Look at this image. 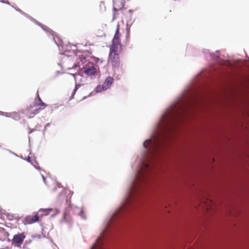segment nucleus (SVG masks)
<instances>
[{"mask_svg":"<svg viewBox=\"0 0 249 249\" xmlns=\"http://www.w3.org/2000/svg\"><path fill=\"white\" fill-rule=\"evenodd\" d=\"M84 72L88 76L94 75L96 71V68L94 67V65L92 63L88 62L84 67Z\"/></svg>","mask_w":249,"mask_h":249,"instance_id":"nucleus-3","label":"nucleus"},{"mask_svg":"<svg viewBox=\"0 0 249 249\" xmlns=\"http://www.w3.org/2000/svg\"><path fill=\"white\" fill-rule=\"evenodd\" d=\"M152 143V142L150 140H147L143 142V146L145 148H148V146Z\"/></svg>","mask_w":249,"mask_h":249,"instance_id":"nucleus-10","label":"nucleus"},{"mask_svg":"<svg viewBox=\"0 0 249 249\" xmlns=\"http://www.w3.org/2000/svg\"><path fill=\"white\" fill-rule=\"evenodd\" d=\"M66 216H67V214H66V213H65L64 214V218L66 219Z\"/></svg>","mask_w":249,"mask_h":249,"instance_id":"nucleus-15","label":"nucleus"},{"mask_svg":"<svg viewBox=\"0 0 249 249\" xmlns=\"http://www.w3.org/2000/svg\"><path fill=\"white\" fill-rule=\"evenodd\" d=\"M42 177V178H43L44 181H45V178L43 176Z\"/></svg>","mask_w":249,"mask_h":249,"instance_id":"nucleus-17","label":"nucleus"},{"mask_svg":"<svg viewBox=\"0 0 249 249\" xmlns=\"http://www.w3.org/2000/svg\"><path fill=\"white\" fill-rule=\"evenodd\" d=\"M25 238V235L24 233H18L14 236L12 240L13 244L15 246L19 247L22 244Z\"/></svg>","mask_w":249,"mask_h":249,"instance_id":"nucleus-4","label":"nucleus"},{"mask_svg":"<svg viewBox=\"0 0 249 249\" xmlns=\"http://www.w3.org/2000/svg\"><path fill=\"white\" fill-rule=\"evenodd\" d=\"M9 235V233L5 229H0V241H5L8 237Z\"/></svg>","mask_w":249,"mask_h":249,"instance_id":"nucleus-6","label":"nucleus"},{"mask_svg":"<svg viewBox=\"0 0 249 249\" xmlns=\"http://www.w3.org/2000/svg\"><path fill=\"white\" fill-rule=\"evenodd\" d=\"M80 87V85L79 84H76L75 87V88L72 92V97L73 96V95H74L76 91L79 88V87Z\"/></svg>","mask_w":249,"mask_h":249,"instance_id":"nucleus-12","label":"nucleus"},{"mask_svg":"<svg viewBox=\"0 0 249 249\" xmlns=\"http://www.w3.org/2000/svg\"><path fill=\"white\" fill-rule=\"evenodd\" d=\"M211 203H212V202L211 200H209V199H207L206 200V201H205V204H206V207H207V209H209L208 207H209V206L211 207V206L210 205Z\"/></svg>","mask_w":249,"mask_h":249,"instance_id":"nucleus-11","label":"nucleus"},{"mask_svg":"<svg viewBox=\"0 0 249 249\" xmlns=\"http://www.w3.org/2000/svg\"><path fill=\"white\" fill-rule=\"evenodd\" d=\"M39 216L37 215H28L23 220V223L25 225L31 224L39 220Z\"/></svg>","mask_w":249,"mask_h":249,"instance_id":"nucleus-5","label":"nucleus"},{"mask_svg":"<svg viewBox=\"0 0 249 249\" xmlns=\"http://www.w3.org/2000/svg\"><path fill=\"white\" fill-rule=\"evenodd\" d=\"M36 169H38V167H36Z\"/></svg>","mask_w":249,"mask_h":249,"instance_id":"nucleus-18","label":"nucleus"},{"mask_svg":"<svg viewBox=\"0 0 249 249\" xmlns=\"http://www.w3.org/2000/svg\"><path fill=\"white\" fill-rule=\"evenodd\" d=\"M107 89L105 88L104 85H98L96 88V91L97 92H100L103 90H106Z\"/></svg>","mask_w":249,"mask_h":249,"instance_id":"nucleus-8","label":"nucleus"},{"mask_svg":"<svg viewBox=\"0 0 249 249\" xmlns=\"http://www.w3.org/2000/svg\"><path fill=\"white\" fill-rule=\"evenodd\" d=\"M83 213V210L82 209H81V210H80V213L79 214H80L81 216H82V214Z\"/></svg>","mask_w":249,"mask_h":249,"instance_id":"nucleus-14","label":"nucleus"},{"mask_svg":"<svg viewBox=\"0 0 249 249\" xmlns=\"http://www.w3.org/2000/svg\"><path fill=\"white\" fill-rule=\"evenodd\" d=\"M3 249V248H1V249Z\"/></svg>","mask_w":249,"mask_h":249,"instance_id":"nucleus-19","label":"nucleus"},{"mask_svg":"<svg viewBox=\"0 0 249 249\" xmlns=\"http://www.w3.org/2000/svg\"><path fill=\"white\" fill-rule=\"evenodd\" d=\"M121 34L119 32V26H117L115 34L109 47V54L108 62L114 68H118L120 65L119 53L122 51V45L121 43Z\"/></svg>","mask_w":249,"mask_h":249,"instance_id":"nucleus-1","label":"nucleus"},{"mask_svg":"<svg viewBox=\"0 0 249 249\" xmlns=\"http://www.w3.org/2000/svg\"><path fill=\"white\" fill-rule=\"evenodd\" d=\"M48 105L42 102L37 93V97L33 105H30L24 110L23 113L28 117L32 118L38 113L41 110L45 109Z\"/></svg>","mask_w":249,"mask_h":249,"instance_id":"nucleus-2","label":"nucleus"},{"mask_svg":"<svg viewBox=\"0 0 249 249\" xmlns=\"http://www.w3.org/2000/svg\"><path fill=\"white\" fill-rule=\"evenodd\" d=\"M7 217L10 220L18 219V216L14 214H8Z\"/></svg>","mask_w":249,"mask_h":249,"instance_id":"nucleus-9","label":"nucleus"},{"mask_svg":"<svg viewBox=\"0 0 249 249\" xmlns=\"http://www.w3.org/2000/svg\"><path fill=\"white\" fill-rule=\"evenodd\" d=\"M113 78H112L111 77H108L106 78L103 85L105 86V88L107 89L108 88H109L110 87V86L113 83Z\"/></svg>","mask_w":249,"mask_h":249,"instance_id":"nucleus-7","label":"nucleus"},{"mask_svg":"<svg viewBox=\"0 0 249 249\" xmlns=\"http://www.w3.org/2000/svg\"><path fill=\"white\" fill-rule=\"evenodd\" d=\"M40 211H42L41 210H40ZM51 211L52 209H44L42 210L43 212H45V214H48Z\"/></svg>","mask_w":249,"mask_h":249,"instance_id":"nucleus-13","label":"nucleus"},{"mask_svg":"<svg viewBox=\"0 0 249 249\" xmlns=\"http://www.w3.org/2000/svg\"><path fill=\"white\" fill-rule=\"evenodd\" d=\"M148 166H149V165H148V164H145V167H146V168H148Z\"/></svg>","mask_w":249,"mask_h":249,"instance_id":"nucleus-16","label":"nucleus"}]
</instances>
